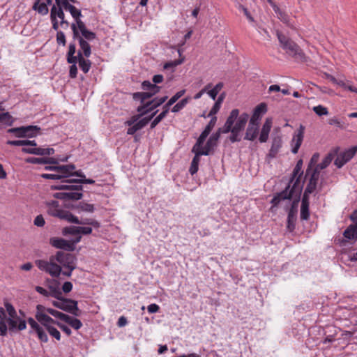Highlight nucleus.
<instances>
[{
  "label": "nucleus",
  "instance_id": "nucleus-43",
  "mask_svg": "<svg viewBox=\"0 0 357 357\" xmlns=\"http://www.w3.org/2000/svg\"><path fill=\"white\" fill-rule=\"evenodd\" d=\"M223 83L222 82H219L218 83L213 89H211V90H209L207 93L208 94V96L213 100H215L216 97H217V95L218 94V93L220 91V90L223 88Z\"/></svg>",
  "mask_w": 357,
  "mask_h": 357
},
{
  "label": "nucleus",
  "instance_id": "nucleus-24",
  "mask_svg": "<svg viewBox=\"0 0 357 357\" xmlns=\"http://www.w3.org/2000/svg\"><path fill=\"white\" fill-rule=\"evenodd\" d=\"M194 153H195V156L191 162V165H190V167L189 169V172L192 175L195 174L198 171L199 163L200 161V156L203 155L204 154L207 153L206 151V152H200L199 151L194 152Z\"/></svg>",
  "mask_w": 357,
  "mask_h": 357
},
{
  "label": "nucleus",
  "instance_id": "nucleus-42",
  "mask_svg": "<svg viewBox=\"0 0 357 357\" xmlns=\"http://www.w3.org/2000/svg\"><path fill=\"white\" fill-rule=\"evenodd\" d=\"M66 323L69 324L71 327H73L75 330H79L82 326V323L79 319H78L77 318L72 317L69 315H68V319H66Z\"/></svg>",
  "mask_w": 357,
  "mask_h": 357
},
{
  "label": "nucleus",
  "instance_id": "nucleus-7",
  "mask_svg": "<svg viewBox=\"0 0 357 357\" xmlns=\"http://www.w3.org/2000/svg\"><path fill=\"white\" fill-rule=\"evenodd\" d=\"M302 185H299V178H296L292 186H291V183L289 182L282 191L276 193L273 196L271 201L272 204L271 209L278 206L282 201L291 200L293 197L296 198L300 197Z\"/></svg>",
  "mask_w": 357,
  "mask_h": 357
},
{
  "label": "nucleus",
  "instance_id": "nucleus-60",
  "mask_svg": "<svg viewBox=\"0 0 357 357\" xmlns=\"http://www.w3.org/2000/svg\"><path fill=\"white\" fill-rule=\"evenodd\" d=\"M204 141H205L204 139H203L199 137L196 144H195V146L192 148V152H196L199 150H203L202 145H203Z\"/></svg>",
  "mask_w": 357,
  "mask_h": 357
},
{
  "label": "nucleus",
  "instance_id": "nucleus-51",
  "mask_svg": "<svg viewBox=\"0 0 357 357\" xmlns=\"http://www.w3.org/2000/svg\"><path fill=\"white\" fill-rule=\"evenodd\" d=\"M58 171L59 172V173L62 174V176H61V179L67 178L71 176L73 174V173H70L68 171V167H66V165H59Z\"/></svg>",
  "mask_w": 357,
  "mask_h": 357
},
{
  "label": "nucleus",
  "instance_id": "nucleus-12",
  "mask_svg": "<svg viewBox=\"0 0 357 357\" xmlns=\"http://www.w3.org/2000/svg\"><path fill=\"white\" fill-rule=\"evenodd\" d=\"M300 201V197L295 198L291 204V207L289 208L287 220V229L289 232H292L295 229L296 221L298 213V204Z\"/></svg>",
  "mask_w": 357,
  "mask_h": 357
},
{
  "label": "nucleus",
  "instance_id": "nucleus-47",
  "mask_svg": "<svg viewBox=\"0 0 357 357\" xmlns=\"http://www.w3.org/2000/svg\"><path fill=\"white\" fill-rule=\"evenodd\" d=\"M50 291H49V296L54 297L56 298L57 301L63 298L62 292L59 288L50 286Z\"/></svg>",
  "mask_w": 357,
  "mask_h": 357
},
{
  "label": "nucleus",
  "instance_id": "nucleus-61",
  "mask_svg": "<svg viewBox=\"0 0 357 357\" xmlns=\"http://www.w3.org/2000/svg\"><path fill=\"white\" fill-rule=\"evenodd\" d=\"M62 331H63L68 336H70L72 333V331L70 328L63 324L62 323L57 321V324H56Z\"/></svg>",
  "mask_w": 357,
  "mask_h": 357
},
{
  "label": "nucleus",
  "instance_id": "nucleus-8",
  "mask_svg": "<svg viewBox=\"0 0 357 357\" xmlns=\"http://www.w3.org/2000/svg\"><path fill=\"white\" fill-rule=\"evenodd\" d=\"M47 206V213L53 217L61 220H65L68 222H77V217L73 215L70 212L59 208L58 201L52 200L46 202Z\"/></svg>",
  "mask_w": 357,
  "mask_h": 357
},
{
  "label": "nucleus",
  "instance_id": "nucleus-16",
  "mask_svg": "<svg viewBox=\"0 0 357 357\" xmlns=\"http://www.w3.org/2000/svg\"><path fill=\"white\" fill-rule=\"evenodd\" d=\"M310 174V178L303 193V195L306 196H309L310 194L312 193L315 190L319 177V171L317 168H314Z\"/></svg>",
  "mask_w": 357,
  "mask_h": 357
},
{
  "label": "nucleus",
  "instance_id": "nucleus-64",
  "mask_svg": "<svg viewBox=\"0 0 357 357\" xmlns=\"http://www.w3.org/2000/svg\"><path fill=\"white\" fill-rule=\"evenodd\" d=\"M33 222L34 225H36L37 227H43L45 223L44 218L43 217L42 215H37Z\"/></svg>",
  "mask_w": 357,
  "mask_h": 357
},
{
  "label": "nucleus",
  "instance_id": "nucleus-63",
  "mask_svg": "<svg viewBox=\"0 0 357 357\" xmlns=\"http://www.w3.org/2000/svg\"><path fill=\"white\" fill-rule=\"evenodd\" d=\"M221 105L218 104V102H215L213 106L212 107L208 116H215V115L220 110Z\"/></svg>",
  "mask_w": 357,
  "mask_h": 357
},
{
  "label": "nucleus",
  "instance_id": "nucleus-21",
  "mask_svg": "<svg viewBox=\"0 0 357 357\" xmlns=\"http://www.w3.org/2000/svg\"><path fill=\"white\" fill-rule=\"evenodd\" d=\"M272 127V119L267 118L263 124L262 128L259 137L261 143L266 142L268 139L269 132Z\"/></svg>",
  "mask_w": 357,
  "mask_h": 357
},
{
  "label": "nucleus",
  "instance_id": "nucleus-39",
  "mask_svg": "<svg viewBox=\"0 0 357 357\" xmlns=\"http://www.w3.org/2000/svg\"><path fill=\"white\" fill-rule=\"evenodd\" d=\"M65 14L63 10V8L56 6L55 10V17H59L61 20L60 24L61 26L65 25L66 28L68 26L69 23L64 19Z\"/></svg>",
  "mask_w": 357,
  "mask_h": 357
},
{
  "label": "nucleus",
  "instance_id": "nucleus-36",
  "mask_svg": "<svg viewBox=\"0 0 357 357\" xmlns=\"http://www.w3.org/2000/svg\"><path fill=\"white\" fill-rule=\"evenodd\" d=\"M167 98L168 97L165 96L161 98H155L150 100L149 102H153L151 106H149L150 112H152L155 108L162 105L167 100Z\"/></svg>",
  "mask_w": 357,
  "mask_h": 357
},
{
  "label": "nucleus",
  "instance_id": "nucleus-10",
  "mask_svg": "<svg viewBox=\"0 0 357 357\" xmlns=\"http://www.w3.org/2000/svg\"><path fill=\"white\" fill-rule=\"evenodd\" d=\"M35 264L40 271L49 273L52 277L57 278L61 273V266L52 261V256L50 261L38 259L35 261Z\"/></svg>",
  "mask_w": 357,
  "mask_h": 357
},
{
  "label": "nucleus",
  "instance_id": "nucleus-38",
  "mask_svg": "<svg viewBox=\"0 0 357 357\" xmlns=\"http://www.w3.org/2000/svg\"><path fill=\"white\" fill-rule=\"evenodd\" d=\"M151 102H146L137 107V112L139 113L138 115L140 118L151 112L149 106H151Z\"/></svg>",
  "mask_w": 357,
  "mask_h": 357
},
{
  "label": "nucleus",
  "instance_id": "nucleus-15",
  "mask_svg": "<svg viewBox=\"0 0 357 357\" xmlns=\"http://www.w3.org/2000/svg\"><path fill=\"white\" fill-rule=\"evenodd\" d=\"M282 145V139L280 134H279V132H278L277 133H273L272 135L271 147L269 150L268 157L271 158H274L277 155L280 149H281Z\"/></svg>",
  "mask_w": 357,
  "mask_h": 357
},
{
  "label": "nucleus",
  "instance_id": "nucleus-9",
  "mask_svg": "<svg viewBox=\"0 0 357 357\" xmlns=\"http://www.w3.org/2000/svg\"><path fill=\"white\" fill-rule=\"evenodd\" d=\"M52 305L61 310L67 312L78 317L81 314V310L78 308L77 301L66 298H61L59 301H54Z\"/></svg>",
  "mask_w": 357,
  "mask_h": 357
},
{
  "label": "nucleus",
  "instance_id": "nucleus-35",
  "mask_svg": "<svg viewBox=\"0 0 357 357\" xmlns=\"http://www.w3.org/2000/svg\"><path fill=\"white\" fill-rule=\"evenodd\" d=\"M26 128H24V126L17 127V128H13L8 130V133L13 134L16 137L22 138V137H26L27 135L25 134L24 130Z\"/></svg>",
  "mask_w": 357,
  "mask_h": 357
},
{
  "label": "nucleus",
  "instance_id": "nucleus-46",
  "mask_svg": "<svg viewBox=\"0 0 357 357\" xmlns=\"http://www.w3.org/2000/svg\"><path fill=\"white\" fill-rule=\"evenodd\" d=\"M188 102V98H185L177 102L172 108V112L174 113L178 112L181 110Z\"/></svg>",
  "mask_w": 357,
  "mask_h": 357
},
{
  "label": "nucleus",
  "instance_id": "nucleus-53",
  "mask_svg": "<svg viewBox=\"0 0 357 357\" xmlns=\"http://www.w3.org/2000/svg\"><path fill=\"white\" fill-rule=\"evenodd\" d=\"M312 110L318 115V116H324L328 115V109L321 105L315 106L312 108Z\"/></svg>",
  "mask_w": 357,
  "mask_h": 357
},
{
  "label": "nucleus",
  "instance_id": "nucleus-37",
  "mask_svg": "<svg viewBox=\"0 0 357 357\" xmlns=\"http://www.w3.org/2000/svg\"><path fill=\"white\" fill-rule=\"evenodd\" d=\"M44 328L45 330L46 333H48L50 335H51L52 337L55 338L58 341L61 340V333L57 330V328H56L54 326V325L46 326V327Z\"/></svg>",
  "mask_w": 357,
  "mask_h": 357
},
{
  "label": "nucleus",
  "instance_id": "nucleus-22",
  "mask_svg": "<svg viewBox=\"0 0 357 357\" xmlns=\"http://www.w3.org/2000/svg\"><path fill=\"white\" fill-rule=\"evenodd\" d=\"M309 196L303 195L301 206V219L307 220L310 218V200Z\"/></svg>",
  "mask_w": 357,
  "mask_h": 357
},
{
  "label": "nucleus",
  "instance_id": "nucleus-50",
  "mask_svg": "<svg viewBox=\"0 0 357 357\" xmlns=\"http://www.w3.org/2000/svg\"><path fill=\"white\" fill-rule=\"evenodd\" d=\"M4 306L6 309V311L8 313L9 317L8 318H17V312L15 309V307L13 306V305L8 302H6L4 303Z\"/></svg>",
  "mask_w": 357,
  "mask_h": 357
},
{
  "label": "nucleus",
  "instance_id": "nucleus-32",
  "mask_svg": "<svg viewBox=\"0 0 357 357\" xmlns=\"http://www.w3.org/2000/svg\"><path fill=\"white\" fill-rule=\"evenodd\" d=\"M273 8L275 13L277 14V17L288 26H291L289 15L286 13L282 11L276 5H273Z\"/></svg>",
  "mask_w": 357,
  "mask_h": 357
},
{
  "label": "nucleus",
  "instance_id": "nucleus-17",
  "mask_svg": "<svg viewBox=\"0 0 357 357\" xmlns=\"http://www.w3.org/2000/svg\"><path fill=\"white\" fill-rule=\"evenodd\" d=\"M65 206L68 208L75 210L77 213L81 212H87V213H93L95 210V207L93 204H88L84 202H81L78 204H67Z\"/></svg>",
  "mask_w": 357,
  "mask_h": 357
},
{
  "label": "nucleus",
  "instance_id": "nucleus-48",
  "mask_svg": "<svg viewBox=\"0 0 357 357\" xmlns=\"http://www.w3.org/2000/svg\"><path fill=\"white\" fill-rule=\"evenodd\" d=\"M17 317L6 319V322L8 325V330L10 331V332L17 331Z\"/></svg>",
  "mask_w": 357,
  "mask_h": 357
},
{
  "label": "nucleus",
  "instance_id": "nucleus-5",
  "mask_svg": "<svg viewBox=\"0 0 357 357\" xmlns=\"http://www.w3.org/2000/svg\"><path fill=\"white\" fill-rule=\"evenodd\" d=\"M277 36L282 47L286 50L287 54L294 57L295 60L301 63L308 61V57L295 42L279 31H277Z\"/></svg>",
  "mask_w": 357,
  "mask_h": 357
},
{
  "label": "nucleus",
  "instance_id": "nucleus-1",
  "mask_svg": "<svg viewBox=\"0 0 357 357\" xmlns=\"http://www.w3.org/2000/svg\"><path fill=\"white\" fill-rule=\"evenodd\" d=\"M248 119V114L244 112L240 114L238 109H232L225 125L211 135L205 146L203 148V150H199V151H206L207 153L204 154V155H208L211 151L217 146V142L221 133L231 132V135L229 136L230 142L232 143L240 142L241 140V133L244 130Z\"/></svg>",
  "mask_w": 357,
  "mask_h": 357
},
{
  "label": "nucleus",
  "instance_id": "nucleus-31",
  "mask_svg": "<svg viewBox=\"0 0 357 357\" xmlns=\"http://www.w3.org/2000/svg\"><path fill=\"white\" fill-rule=\"evenodd\" d=\"M302 167H303V160L300 159L297 161L296 165L294 169L292 177L289 181L291 183L292 182L294 183L295 178L297 176L298 174H299V176L297 178H299V185H301V176H302V174L303 173V171H301Z\"/></svg>",
  "mask_w": 357,
  "mask_h": 357
},
{
  "label": "nucleus",
  "instance_id": "nucleus-52",
  "mask_svg": "<svg viewBox=\"0 0 357 357\" xmlns=\"http://www.w3.org/2000/svg\"><path fill=\"white\" fill-rule=\"evenodd\" d=\"M319 154L314 153L310 159V162L308 165L307 169H306V176L309 175L310 173L313 170L312 167L317 163L319 159Z\"/></svg>",
  "mask_w": 357,
  "mask_h": 357
},
{
  "label": "nucleus",
  "instance_id": "nucleus-29",
  "mask_svg": "<svg viewBox=\"0 0 357 357\" xmlns=\"http://www.w3.org/2000/svg\"><path fill=\"white\" fill-rule=\"evenodd\" d=\"M344 236L349 239L357 238V225L356 224L349 225L343 233Z\"/></svg>",
  "mask_w": 357,
  "mask_h": 357
},
{
  "label": "nucleus",
  "instance_id": "nucleus-40",
  "mask_svg": "<svg viewBox=\"0 0 357 357\" xmlns=\"http://www.w3.org/2000/svg\"><path fill=\"white\" fill-rule=\"evenodd\" d=\"M47 312L50 314L52 315L53 317L59 319L60 320L66 322V319H68V315L66 314H64L63 312H61L59 311H57L52 308H48L47 310Z\"/></svg>",
  "mask_w": 357,
  "mask_h": 357
},
{
  "label": "nucleus",
  "instance_id": "nucleus-14",
  "mask_svg": "<svg viewBox=\"0 0 357 357\" xmlns=\"http://www.w3.org/2000/svg\"><path fill=\"white\" fill-rule=\"evenodd\" d=\"M50 243L56 248L62 249L68 252L73 251L75 249V246L73 245V243H70V241L61 238H51Z\"/></svg>",
  "mask_w": 357,
  "mask_h": 357
},
{
  "label": "nucleus",
  "instance_id": "nucleus-23",
  "mask_svg": "<svg viewBox=\"0 0 357 357\" xmlns=\"http://www.w3.org/2000/svg\"><path fill=\"white\" fill-rule=\"evenodd\" d=\"M267 112V105L264 102L259 104L254 109L250 120L259 123L261 116Z\"/></svg>",
  "mask_w": 357,
  "mask_h": 357
},
{
  "label": "nucleus",
  "instance_id": "nucleus-59",
  "mask_svg": "<svg viewBox=\"0 0 357 357\" xmlns=\"http://www.w3.org/2000/svg\"><path fill=\"white\" fill-rule=\"evenodd\" d=\"M6 320H0V335L6 336L8 331V326L6 325Z\"/></svg>",
  "mask_w": 357,
  "mask_h": 357
},
{
  "label": "nucleus",
  "instance_id": "nucleus-6",
  "mask_svg": "<svg viewBox=\"0 0 357 357\" xmlns=\"http://www.w3.org/2000/svg\"><path fill=\"white\" fill-rule=\"evenodd\" d=\"M277 36L282 47L286 50L287 54L294 57L295 60L301 63L308 61V57L295 42L279 31H277Z\"/></svg>",
  "mask_w": 357,
  "mask_h": 357
},
{
  "label": "nucleus",
  "instance_id": "nucleus-49",
  "mask_svg": "<svg viewBox=\"0 0 357 357\" xmlns=\"http://www.w3.org/2000/svg\"><path fill=\"white\" fill-rule=\"evenodd\" d=\"M55 10H56V6L53 5L51 8V12H50V19H51V21L52 23V28L54 30L57 31L59 29V22H58L57 19L55 17Z\"/></svg>",
  "mask_w": 357,
  "mask_h": 357
},
{
  "label": "nucleus",
  "instance_id": "nucleus-2",
  "mask_svg": "<svg viewBox=\"0 0 357 357\" xmlns=\"http://www.w3.org/2000/svg\"><path fill=\"white\" fill-rule=\"evenodd\" d=\"M35 317L38 321L32 317L27 319V322L31 327L29 333H36L40 341L46 343L49 339L44 328L46 326L56 325L58 321L52 319L46 313L35 314Z\"/></svg>",
  "mask_w": 357,
  "mask_h": 357
},
{
  "label": "nucleus",
  "instance_id": "nucleus-25",
  "mask_svg": "<svg viewBox=\"0 0 357 357\" xmlns=\"http://www.w3.org/2000/svg\"><path fill=\"white\" fill-rule=\"evenodd\" d=\"M339 148L337 147L334 151L333 153H329L321 161V163L317 165V166L315 168H317L319 171L320 169H324L326 167H327L330 163L332 162L333 158L335 155H336L338 153Z\"/></svg>",
  "mask_w": 357,
  "mask_h": 357
},
{
  "label": "nucleus",
  "instance_id": "nucleus-34",
  "mask_svg": "<svg viewBox=\"0 0 357 357\" xmlns=\"http://www.w3.org/2000/svg\"><path fill=\"white\" fill-rule=\"evenodd\" d=\"M62 183H77V184H93L95 183V181L91 178H73V179H66L63 180Z\"/></svg>",
  "mask_w": 357,
  "mask_h": 357
},
{
  "label": "nucleus",
  "instance_id": "nucleus-58",
  "mask_svg": "<svg viewBox=\"0 0 357 357\" xmlns=\"http://www.w3.org/2000/svg\"><path fill=\"white\" fill-rule=\"evenodd\" d=\"M185 93V90H181L176 93L169 100V101L173 104H174L181 97H182Z\"/></svg>",
  "mask_w": 357,
  "mask_h": 357
},
{
  "label": "nucleus",
  "instance_id": "nucleus-41",
  "mask_svg": "<svg viewBox=\"0 0 357 357\" xmlns=\"http://www.w3.org/2000/svg\"><path fill=\"white\" fill-rule=\"evenodd\" d=\"M14 122L13 116L9 112L0 113V123H3L7 126H12Z\"/></svg>",
  "mask_w": 357,
  "mask_h": 357
},
{
  "label": "nucleus",
  "instance_id": "nucleus-56",
  "mask_svg": "<svg viewBox=\"0 0 357 357\" xmlns=\"http://www.w3.org/2000/svg\"><path fill=\"white\" fill-rule=\"evenodd\" d=\"M26 161L29 163L31 164H45V158H28Z\"/></svg>",
  "mask_w": 357,
  "mask_h": 357
},
{
  "label": "nucleus",
  "instance_id": "nucleus-20",
  "mask_svg": "<svg viewBox=\"0 0 357 357\" xmlns=\"http://www.w3.org/2000/svg\"><path fill=\"white\" fill-rule=\"evenodd\" d=\"M77 26L81 32L80 36L83 37L85 40L91 41L96 38V33L87 29L85 24L82 20L77 21Z\"/></svg>",
  "mask_w": 357,
  "mask_h": 357
},
{
  "label": "nucleus",
  "instance_id": "nucleus-19",
  "mask_svg": "<svg viewBox=\"0 0 357 357\" xmlns=\"http://www.w3.org/2000/svg\"><path fill=\"white\" fill-rule=\"evenodd\" d=\"M304 129V126L301 125L299 129L297 131V133H296L293 137L291 142L294 144V146L292 147L291 152L294 154L298 153V149L302 144L303 139Z\"/></svg>",
  "mask_w": 357,
  "mask_h": 357
},
{
  "label": "nucleus",
  "instance_id": "nucleus-44",
  "mask_svg": "<svg viewBox=\"0 0 357 357\" xmlns=\"http://www.w3.org/2000/svg\"><path fill=\"white\" fill-rule=\"evenodd\" d=\"M62 234L64 236L79 235L78 227L77 226H70V227H63L62 229Z\"/></svg>",
  "mask_w": 357,
  "mask_h": 357
},
{
  "label": "nucleus",
  "instance_id": "nucleus-27",
  "mask_svg": "<svg viewBox=\"0 0 357 357\" xmlns=\"http://www.w3.org/2000/svg\"><path fill=\"white\" fill-rule=\"evenodd\" d=\"M64 9L68 10L70 13L72 17L75 19L76 23L77 24V21L81 20L80 17L82 16V13L80 10L76 8L73 5L70 3L64 2Z\"/></svg>",
  "mask_w": 357,
  "mask_h": 357
},
{
  "label": "nucleus",
  "instance_id": "nucleus-18",
  "mask_svg": "<svg viewBox=\"0 0 357 357\" xmlns=\"http://www.w3.org/2000/svg\"><path fill=\"white\" fill-rule=\"evenodd\" d=\"M259 134V123L255 122L254 120H250L248 126L246 129L244 139L253 141L256 139Z\"/></svg>",
  "mask_w": 357,
  "mask_h": 357
},
{
  "label": "nucleus",
  "instance_id": "nucleus-28",
  "mask_svg": "<svg viewBox=\"0 0 357 357\" xmlns=\"http://www.w3.org/2000/svg\"><path fill=\"white\" fill-rule=\"evenodd\" d=\"M40 1L41 0H36L32 9L43 15H45L49 12L48 7L45 3H40Z\"/></svg>",
  "mask_w": 357,
  "mask_h": 357
},
{
  "label": "nucleus",
  "instance_id": "nucleus-55",
  "mask_svg": "<svg viewBox=\"0 0 357 357\" xmlns=\"http://www.w3.org/2000/svg\"><path fill=\"white\" fill-rule=\"evenodd\" d=\"M56 42L59 45H62L63 46L66 45V36L63 31H57Z\"/></svg>",
  "mask_w": 357,
  "mask_h": 357
},
{
  "label": "nucleus",
  "instance_id": "nucleus-57",
  "mask_svg": "<svg viewBox=\"0 0 357 357\" xmlns=\"http://www.w3.org/2000/svg\"><path fill=\"white\" fill-rule=\"evenodd\" d=\"M165 116V113L162 112L158 115L151 123V129L154 128Z\"/></svg>",
  "mask_w": 357,
  "mask_h": 357
},
{
  "label": "nucleus",
  "instance_id": "nucleus-30",
  "mask_svg": "<svg viewBox=\"0 0 357 357\" xmlns=\"http://www.w3.org/2000/svg\"><path fill=\"white\" fill-rule=\"evenodd\" d=\"M158 112V110L153 111L149 116L144 117V118L139 120L138 121H137L133 125L134 127L135 128V129L137 130V131L144 128L148 124V123L151 121V119L157 114Z\"/></svg>",
  "mask_w": 357,
  "mask_h": 357
},
{
  "label": "nucleus",
  "instance_id": "nucleus-4",
  "mask_svg": "<svg viewBox=\"0 0 357 357\" xmlns=\"http://www.w3.org/2000/svg\"><path fill=\"white\" fill-rule=\"evenodd\" d=\"M277 36L282 47L286 50L287 54L294 57L295 60L301 63L308 61V57L295 42L279 31H277Z\"/></svg>",
  "mask_w": 357,
  "mask_h": 357
},
{
  "label": "nucleus",
  "instance_id": "nucleus-11",
  "mask_svg": "<svg viewBox=\"0 0 357 357\" xmlns=\"http://www.w3.org/2000/svg\"><path fill=\"white\" fill-rule=\"evenodd\" d=\"M52 261H56L60 266L63 267L75 266L77 258L70 253L63 251H58L55 255H52Z\"/></svg>",
  "mask_w": 357,
  "mask_h": 357
},
{
  "label": "nucleus",
  "instance_id": "nucleus-3",
  "mask_svg": "<svg viewBox=\"0 0 357 357\" xmlns=\"http://www.w3.org/2000/svg\"><path fill=\"white\" fill-rule=\"evenodd\" d=\"M51 188L52 190L66 191L54 193L53 197L56 199L64 201H77L83 197V186L82 185L63 183V184L52 185Z\"/></svg>",
  "mask_w": 357,
  "mask_h": 357
},
{
  "label": "nucleus",
  "instance_id": "nucleus-33",
  "mask_svg": "<svg viewBox=\"0 0 357 357\" xmlns=\"http://www.w3.org/2000/svg\"><path fill=\"white\" fill-rule=\"evenodd\" d=\"M24 128H26L24 130L25 134L27 135L26 137L29 138L36 137L40 130V128L37 126H26Z\"/></svg>",
  "mask_w": 357,
  "mask_h": 357
},
{
  "label": "nucleus",
  "instance_id": "nucleus-45",
  "mask_svg": "<svg viewBox=\"0 0 357 357\" xmlns=\"http://www.w3.org/2000/svg\"><path fill=\"white\" fill-rule=\"evenodd\" d=\"M79 66L84 73H87L91 68V62L89 59H81L79 61Z\"/></svg>",
  "mask_w": 357,
  "mask_h": 357
},
{
  "label": "nucleus",
  "instance_id": "nucleus-62",
  "mask_svg": "<svg viewBox=\"0 0 357 357\" xmlns=\"http://www.w3.org/2000/svg\"><path fill=\"white\" fill-rule=\"evenodd\" d=\"M143 95V92H136L132 93V98L134 100H139L142 104L145 103L146 99Z\"/></svg>",
  "mask_w": 357,
  "mask_h": 357
},
{
  "label": "nucleus",
  "instance_id": "nucleus-13",
  "mask_svg": "<svg viewBox=\"0 0 357 357\" xmlns=\"http://www.w3.org/2000/svg\"><path fill=\"white\" fill-rule=\"evenodd\" d=\"M357 152V146H354L339 154H337V158L334 161V165L337 168L342 167L347 162L350 161L351 158L356 155Z\"/></svg>",
  "mask_w": 357,
  "mask_h": 357
},
{
  "label": "nucleus",
  "instance_id": "nucleus-54",
  "mask_svg": "<svg viewBox=\"0 0 357 357\" xmlns=\"http://www.w3.org/2000/svg\"><path fill=\"white\" fill-rule=\"evenodd\" d=\"M184 61V59L181 58L177 60H174L173 61L167 62L165 63L163 68L164 69H168L169 68H175L176 66L183 63Z\"/></svg>",
  "mask_w": 357,
  "mask_h": 357
},
{
  "label": "nucleus",
  "instance_id": "nucleus-26",
  "mask_svg": "<svg viewBox=\"0 0 357 357\" xmlns=\"http://www.w3.org/2000/svg\"><path fill=\"white\" fill-rule=\"evenodd\" d=\"M76 40H78L80 49L82 50L84 56L86 58L89 57L91 54V48L89 43L82 36L79 37Z\"/></svg>",
  "mask_w": 357,
  "mask_h": 357
}]
</instances>
